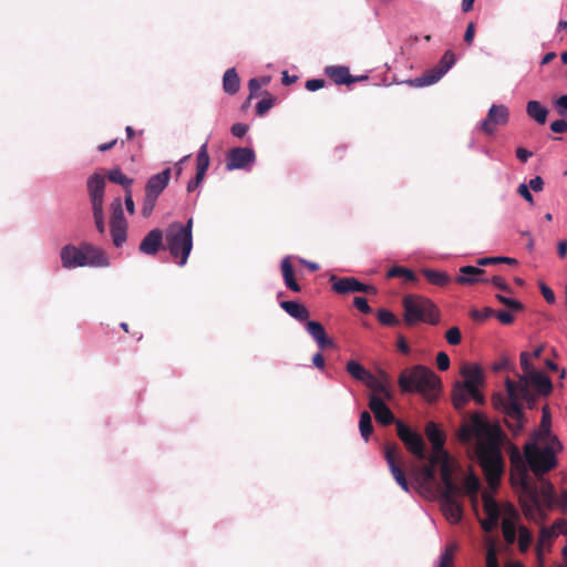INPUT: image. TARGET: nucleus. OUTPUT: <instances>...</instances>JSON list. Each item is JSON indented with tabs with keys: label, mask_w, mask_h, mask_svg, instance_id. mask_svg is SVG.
<instances>
[{
	"label": "nucleus",
	"mask_w": 567,
	"mask_h": 567,
	"mask_svg": "<svg viewBox=\"0 0 567 567\" xmlns=\"http://www.w3.org/2000/svg\"><path fill=\"white\" fill-rule=\"evenodd\" d=\"M458 440L470 443L477 439L475 453L485 480L491 489L499 486L504 474V458L501 451L502 432L497 425L489 424L480 413H474L458 430Z\"/></svg>",
	"instance_id": "f257e3e1"
},
{
	"label": "nucleus",
	"mask_w": 567,
	"mask_h": 567,
	"mask_svg": "<svg viewBox=\"0 0 567 567\" xmlns=\"http://www.w3.org/2000/svg\"><path fill=\"white\" fill-rule=\"evenodd\" d=\"M512 470L511 482L515 487L519 488V504L523 513L527 518H535L540 511L542 503L551 508L558 504L554 485L542 476L540 487L530 480L527 467L522 460L518 450H514L511 454Z\"/></svg>",
	"instance_id": "f03ea898"
},
{
	"label": "nucleus",
	"mask_w": 567,
	"mask_h": 567,
	"mask_svg": "<svg viewBox=\"0 0 567 567\" xmlns=\"http://www.w3.org/2000/svg\"><path fill=\"white\" fill-rule=\"evenodd\" d=\"M403 393H419L427 402L437 400L441 393V379L430 368L417 364L404 369L398 379Z\"/></svg>",
	"instance_id": "7ed1b4c3"
},
{
	"label": "nucleus",
	"mask_w": 567,
	"mask_h": 567,
	"mask_svg": "<svg viewBox=\"0 0 567 567\" xmlns=\"http://www.w3.org/2000/svg\"><path fill=\"white\" fill-rule=\"evenodd\" d=\"M462 381H456L452 389V402L456 410H462L471 399L476 404L485 403V398L480 391L485 385V374L478 363L465 362L461 365Z\"/></svg>",
	"instance_id": "20e7f679"
},
{
	"label": "nucleus",
	"mask_w": 567,
	"mask_h": 567,
	"mask_svg": "<svg viewBox=\"0 0 567 567\" xmlns=\"http://www.w3.org/2000/svg\"><path fill=\"white\" fill-rule=\"evenodd\" d=\"M563 450L558 437H553L551 442H528L524 446V456L530 471L542 480L546 473L557 466V453Z\"/></svg>",
	"instance_id": "39448f33"
},
{
	"label": "nucleus",
	"mask_w": 567,
	"mask_h": 567,
	"mask_svg": "<svg viewBox=\"0 0 567 567\" xmlns=\"http://www.w3.org/2000/svg\"><path fill=\"white\" fill-rule=\"evenodd\" d=\"M60 258L62 267L74 269L78 267H109L110 259L107 255L99 247L89 243L80 247L68 244L61 248Z\"/></svg>",
	"instance_id": "423d86ee"
},
{
	"label": "nucleus",
	"mask_w": 567,
	"mask_h": 567,
	"mask_svg": "<svg viewBox=\"0 0 567 567\" xmlns=\"http://www.w3.org/2000/svg\"><path fill=\"white\" fill-rule=\"evenodd\" d=\"M404 309L403 320L406 326H414L419 322L437 324L440 321V310L436 305L419 295H406L402 300Z\"/></svg>",
	"instance_id": "0eeeda50"
},
{
	"label": "nucleus",
	"mask_w": 567,
	"mask_h": 567,
	"mask_svg": "<svg viewBox=\"0 0 567 567\" xmlns=\"http://www.w3.org/2000/svg\"><path fill=\"white\" fill-rule=\"evenodd\" d=\"M193 220L189 219L186 225L173 223L166 229L165 243L171 255L176 259L178 266L187 262L188 256L193 249Z\"/></svg>",
	"instance_id": "6e6552de"
},
{
	"label": "nucleus",
	"mask_w": 567,
	"mask_h": 567,
	"mask_svg": "<svg viewBox=\"0 0 567 567\" xmlns=\"http://www.w3.org/2000/svg\"><path fill=\"white\" fill-rule=\"evenodd\" d=\"M505 386L507 398H503L499 394L494 395L493 403L495 408L505 411V414L507 416L506 424L508 429L513 432V434H518L524 427V413L522 404L518 402L517 384L515 381L507 378L505 380Z\"/></svg>",
	"instance_id": "1a4fd4ad"
},
{
	"label": "nucleus",
	"mask_w": 567,
	"mask_h": 567,
	"mask_svg": "<svg viewBox=\"0 0 567 567\" xmlns=\"http://www.w3.org/2000/svg\"><path fill=\"white\" fill-rule=\"evenodd\" d=\"M396 432L399 439L404 443L405 447L417 458L424 460L426 456L425 453V443L421 434L413 431L402 421L396 422Z\"/></svg>",
	"instance_id": "9d476101"
},
{
	"label": "nucleus",
	"mask_w": 567,
	"mask_h": 567,
	"mask_svg": "<svg viewBox=\"0 0 567 567\" xmlns=\"http://www.w3.org/2000/svg\"><path fill=\"white\" fill-rule=\"evenodd\" d=\"M332 290L339 295H349L353 292L377 293L373 286L364 285L354 277H338L332 275L329 279Z\"/></svg>",
	"instance_id": "9b49d317"
},
{
	"label": "nucleus",
	"mask_w": 567,
	"mask_h": 567,
	"mask_svg": "<svg viewBox=\"0 0 567 567\" xmlns=\"http://www.w3.org/2000/svg\"><path fill=\"white\" fill-rule=\"evenodd\" d=\"M455 63V54L447 50L441 58L437 65L426 71L422 76L415 79L417 86L431 85L437 82Z\"/></svg>",
	"instance_id": "f8f14e48"
},
{
	"label": "nucleus",
	"mask_w": 567,
	"mask_h": 567,
	"mask_svg": "<svg viewBox=\"0 0 567 567\" xmlns=\"http://www.w3.org/2000/svg\"><path fill=\"white\" fill-rule=\"evenodd\" d=\"M384 457L393 475L395 482L405 491L409 492V483L405 477V473L400 465V450L396 444H386L384 446Z\"/></svg>",
	"instance_id": "ddd939ff"
},
{
	"label": "nucleus",
	"mask_w": 567,
	"mask_h": 567,
	"mask_svg": "<svg viewBox=\"0 0 567 567\" xmlns=\"http://www.w3.org/2000/svg\"><path fill=\"white\" fill-rule=\"evenodd\" d=\"M508 120V107L503 104H493L487 112L486 118L481 123V130L485 134L492 135L497 126L506 125Z\"/></svg>",
	"instance_id": "4468645a"
},
{
	"label": "nucleus",
	"mask_w": 567,
	"mask_h": 567,
	"mask_svg": "<svg viewBox=\"0 0 567 567\" xmlns=\"http://www.w3.org/2000/svg\"><path fill=\"white\" fill-rule=\"evenodd\" d=\"M255 152L251 148H231L227 154L226 168L228 171L246 168L255 162Z\"/></svg>",
	"instance_id": "2eb2a0df"
},
{
	"label": "nucleus",
	"mask_w": 567,
	"mask_h": 567,
	"mask_svg": "<svg viewBox=\"0 0 567 567\" xmlns=\"http://www.w3.org/2000/svg\"><path fill=\"white\" fill-rule=\"evenodd\" d=\"M461 493L441 492L442 511L445 517L453 524L458 523L463 514L462 505L457 501Z\"/></svg>",
	"instance_id": "dca6fc26"
},
{
	"label": "nucleus",
	"mask_w": 567,
	"mask_h": 567,
	"mask_svg": "<svg viewBox=\"0 0 567 567\" xmlns=\"http://www.w3.org/2000/svg\"><path fill=\"white\" fill-rule=\"evenodd\" d=\"M517 384H527V388H533L538 395L547 396L553 391V383L544 372L536 370L527 378H519Z\"/></svg>",
	"instance_id": "f3484780"
},
{
	"label": "nucleus",
	"mask_w": 567,
	"mask_h": 567,
	"mask_svg": "<svg viewBox=\"0 0 567 567\" xmlns=\"http://www.w3.org/2000/svg\"><path fill=\"white\" fill-rule=\"evenodd\" d=\"M105 178L101 174H93L87 179V192L92 208L103 207Z\"/></svg>",
	"instance_id": "a211bd4d"
},
{
	"label": "nucleus",
	"mask_w": 567,
	"mask_h": 567,
	"mask_svg": "<svg viewBox=\"0 0 567 567\" xmlns=\"http://www.w3.org/2000/svg\"><path fill=\"white\" fill-rule=\"evenodd\" d=\"M369 408L374 414L375 420L382 425H390L396 423L394 414L386 406L383 400L378 395H370Z\"/></svg>",
	"instance_id": "6ab92c4d"
},
{
	"label": "nucleus",
	"mask_w": 567,
	"mask_h": 567,
	"mask_svg": "<svg viewBox=\"0 0 567 567\" xmlns=\"http://www.w3.org/2000/svg\"><path fill=\"white\" fill-rule=\"evenodd\" d=\"M455 281L458 285L472 286L488 282L489 280L485 277L484 269L474 266H464L460 268V275L456 277Z\"/></svg>",
	"instance_id": "aec40b11"
},
{
	"label": "nucleus",
	"mask_w": 567,
	"mask_h": 567,
	"mask_svg": "<svg viewBox=\"0 0 567 567\" xmlns=\"http://www.w3.org/2000/svg\"><path fill=\"white\" fill-rule=\"evenodd\" d=\"M171 178V168L153 175L148 178L145 186V194L157 197L166 188Z\"/></svg>",
	"instance_id": "412c9836"
},
{
	"label": "nucleus",
	"mask_w": 567,
	"mask_h": 567,
	"mask_svg": "<svg viewBox=\"0 0 567 567\" xmlns=\"http://www.w3.org/2000/svg\"><path fill=\"white\" fill-rule=\"evenodd\" d=\"M327 76H329L336 84H352L359 80L367 79V76L354 78L350 74V71L347 66L342 65H331L327 66L324 70Z\"/></svg>",
	"instance_id": "4be33fe9"
},
{
	"label": "nucleus",
	"mask_w": 567,
	"mask_h": 567,
	"mask_svg": "<svg viewBox=\"0 0 567 567\" xmlns=\"http://www.w3.org/2000/svg\"><path fill=\"white\" fill-rule=\"evenodd\" d=\"M162 245L163 233L161 229L155 228L143 238L138 249L145 255L154 256L161 249Z\"/></svg>",
	"instance_id": "5701e85b"
},
{
	"label": "nucleus",
	"mask_w": 567,
	"mask_h": 567,
	"mask_svg": "<svg viewBox=\"0 0 567 567\" xmlns=\"http://www.w3.org/2000/svg\"><path fill=\"white\" fill-rule=\"evenodd\" d=\"M388 382L389 375L385 372H381V379H378L372 374L365 385L372 391L371 395H378L382 400H392L393 394L388 386Z\"/></svg>",
	"instance_id": "b1692460"
},
{
	"label": "nucleus",
	"mask_w": 567,
	"mask_h": 567,
	"mask_svg": "<svg viewBox=\"0 0 567 567\" xmlns=\"http://www.w3.org/2000/svg\"><path fill=\"white\" fill-rule=\"evenodd\" d=\"M306 329L321 350L333 347V341L327 336L326 330L320 322L307 321Z\"/></svg>",
	"instance_id": "393cba45"
},
{
	"label": "nucleus",
	"mask_w": 567,
	"mask_h": 567,
	"mask_svg": "<svg viewBox=\"0 0 567 567\" xmlns=\"http://www.w3.org/2000/svg\"><path fill=\"white\" fill-rule=\"evenodd\" d=\"M543 415L538 431L534 435V440L537 442H551L553 437H557L551 434V415L548 405L543 406Z\"/></svg>",
	"instance_id": "a878e982"
},
{
	"label": "nucleus",
	"mask_w": 567,
	"mask_h": 567,
	"mask_svg": "<svg viewBox=\"0 0 567 567\" xmlns=\"http://www.w3.org/2000/svg\"><path fill=\"white\" fill-rule=\"evenodd\" d=\"M518 518V513L514 507L508 508V515L503 519L502 532L504 539L507 544L512 545L516 540V526L515 520Z\"/></svg>",
	"instance_id": "bb28decb"
},
{
	"label": "nucleus",
	"mask_w": 567,
	"mask_h": 567,
	"mask_svg": "<svg viewBox=\"0 0 567 567\" xmlns=\"http://www.w3.org/2000/svg\"><path fill=\"white\" fill-rule=\"evenodd\" d=\"M440 475L443 484L442 492L461 493V487L455 483L453 478L451 461L443 462V464L440 466Z\"/></svg>",
	"instance_id": "cd10ccee"
},
{
	"label": "nucleus",
	"mask_w": 567,
	"mask_h": 567,
	"mask_svg": "<svg viewBox=\"0 0 567 567\" xmlns=\"http://www.w3.org/2000/svg\"><path fill=\"white\" fill-rule=\"evenodd\" d=\"M196 162V175L193 179L202 184L210 163L206 143L200 146Z\"/></svg>",
	"instance_id": "c85d7f7f"
},
{
	"label": "nucleus",
	"mask_w": 567,
	"mask_h": 567,
	"mask_svg": "<svg viewBox=\"0 0 567 567\" xmlns=\"http://www.w3.org/2000/svg\"><path fill=\"white\" fill-rule=\"evenodd\" d=\"M280 307L292 318L298 321L308 320L310 313L305 305L297 301H281Z\"/></svg>",
	"instance_id": "c756f323"
},
{
	"label": "nucleus",
	"mask_w": 567,
	"mask_h": 567,
	"mask_svg": "<svg viewBox=\"0 0 567 567\" xmlns=\"http://www.w3.org/2000/svg\"><path fill=\"white\" fill-rule=\"evenodd\" d=\"M281 272H282V278H284V281H285V285L287 286V288L293 292H300L301 287L296 281L293 267H292V264H291L289 257H286L282 259Z\"/></svg>",
	"instance_id": "7c9ffc66"
},
{
	"label": "nucleus",
	"mask_w": 567,
	"mask_h": 567,
	"mask_svg": "<svg viewBox=\"0 0 567 567\" xmlns=\"http://www.w3.org/2000/svg\"><path fill=\"white\" fill-rule=\"evenodd\" d=\"M412 474L422 487L429 486L435 481V470L432 465L425 464L421 467H415Z\"/></svg>",
	"instance_id": "2f4dec72"
},
{
	"label": "nucleus",
	"mask_w": 567,
	"mask_h": 567,
	"mask_svg": "<svg viewBox=\"0 0 567 567\" xmlns=\"http://www.w3.org/2000/svg\"><path fill=\"white\" fill-rule=\"evenodd\" d=\"M425 434L432 444L433 450H442L445 443V434L434 422H429L425 426Z\"/></svg>",
	"instance_id": "473e14b6"
},
{
	"label": "nucleus",
	"mask_w": 567,
	"mask_h": 567,
	"mask_svg": "<svg viewBox=\"0 0 567 567\" xmlns=\"http://www.w3.org/2000/svg\"><path fill=\"white\" fill-rule=\"evenodd\" d=\"M240 79L234 68L226 70L223 76V89L227 94L234 95L239 91Z\"/></svg>",
	"instance_id": "72a5a7b5"
},
{
	"label": "nucleus",
	"mask_w": 567,
	"mask_h": 567,
	"mask_svg": "<svg viewBox=\"0 0 567 567\" xmlns=\"http://www.w3.org/2000/svg\"><path fill=\"white\" fill-rule=\"evenodd\" d=\"M527 115L536 121L538 124H545L548 115V110L543 106L538 101H529L526 105Z\"/></svg>",
	"instance_id": "f704fd0d"
},
{
	"label": "nucleus",
	"mask_w": 567,
	"mask_h": 567,
	"mask_svg": "<svg viewBox=\"0 0 567 567\" xmlns=\"http://www.w3.org/2000/svg\"><path fill=\"white\" fill-rule=\"evenodd\" d=\"M346 370L353 379L361 381L364 384L372 377V373L369 370H367L362 364L354 360H351L347 363Z\"/></svg>",
	"instance_id": "c9c22d12"
},
{
	"label": "nucleus",
	"mask_w": 567,
	"mask_h": 567,
	"mask_svg": "<svg viewBox=\"0 0 567 567\" xmlns=\"http://www.w3.org/2000/svg\"><path fill=\"white\" fill-rule=\"evenodd\" d=\"M422 274L430 284L437 287H444L451 282V277L444 271L424 268Z\"/></svg>",
	"instance_id": "e433bc0d"
},
{
	"label": "nucleus",
	"mask_w": 567,
	"mask_h": 567,
	"mask_svg": "<svg viewBox=\"0 0 567 567\" xmlns=\"http://www.w3.org/2000/svg\"><path fill=\"white\" fill-rule=\"evenodd\" d=\"M386 278H403L405 282H416V275L402 266H393L386 272Z\"/></svg>",
	"instance_id": "4c0bfd02"
},
{
	"label": "nucleus",
	"mask_w": 567,
	"mask_h": 567,
	"mask_svg": "<svg viewBox=\"0 0 567 567\" xmlns=\"http://www.w3.org/2000/svg\"><path fill=\"white\" fill-rule=\"evenodd\" d=\"M555 537V532L549 529V528H542L540 529V534H539V538H538V543H537V546H536V551H537V558L538 560L542 563L543 560V547L545 545L548 546V550L550 549V544H551V540L553 538Z\"/></svg>",
	"instance_id": "58836bf2"
},
{
	"label": "nucleus",
	"mask_w": 567,
	"mask_h": 567,
	"mask_svg": "<svg viewBox=\"0 0 567 567\" xmlns=\"http://www.w3.org/2000/svg\"><path fill=\"white\" fill-rule=\"evenodd\" d=\"M261 95L262 99L256 105V114L258 116H264L276 104L277 101L276 97L268 91H264Z\"/></svg>",
	"instance_id": "ea45409f"
},
{
	"label": "nucleus",
	"mask_w": 567,
	"mask_h": 567,
	"mask_svg": "<svg viewBox=\"0 0 567 567\" xmlns=\"http://www.w3.org/2000/svg\"><path fill=\"white\" fill-rule=\"evenodd\" d=\"M111 236L115 247H121L126 240L127 224H110Z\"/></svg>",
	"instance_id": "a19ab883"
},
{
	"label": "nucleus",
	"mask_w": 567,
	"mask_h": 567,
	"mask_svg": "<svg viewBox=\"0 0 567 567\" xmlns=\"http://www.w3.org/2000/svg\"><path fill=\"white\" fill-rule=\"evenodd\" d=\"M107 178L112 183L123 186L125 190L130 189L133 184V179L124 175L120 168H114L110 171L107 174Z\"/></svg>",
	"instance_id": "79ce46f5"
},
{
	"label": "nucleus",
	"mask_w": 567,
	"mask_h": 567,
	"mask_svg": "<svg viewBox=\"0 0 567 567\" xmlns=\"http://www.w3.org/2000/svg\"><path fill=\"white\" fill-rule=\"evenodd\" d=\"M110 224H126L122 200L121 198H115L111 204V221Z\"/></svg>",
	"instance_id": "37998d69"
},
{
	"label": "nucleus",
	"mask_w": 567,
	"mask_h": 567,
	"mask_svg": "<svg viewBox=\"0 0 567 567\" xmlns=\"http://www.w3.org/2000/svg\"><path fill=\"white\" fill-rule=\"evenodd\" d=\"M517 396L518 402L520 401L526 402L528 409H534L536 404V396L530 391V389L527 388V384H517Z\"/></svg>",
	"instance_id": "c03bdc74"
},
{
	"label": "nucleus",
	"mask_w": 567,
	"mask_h": 567,
	"mask_svg": "<svg viewBox=\"0 0 567 567\" xmlns=\"http://www.w3.org/2000/svg\"><path fill=\"white\" fill-rule=\"evenodd\" d=\"M483 506L486 516L493 519H499V508L497 502L489 495H484Z\"/></svg>",
	"instance_id": "a18cd8bd"
},
{
	"label": "nucleus",
	"mask_w": 567,
	"mask_h": 567,
	"mask_svg": "<svg viewBox=\"0 0 567 567\" xmlns=\"http://www.w3.org/2000/svg\"><path fill=\"white\" fill-rule=\"evenodd\" d=\"M359 429L362 437L368 440L373 431L372 419L369 412L363 411L360 415Z\"/></svg>",
	"instance_id": "49530a36"
},
{
	"label": "nucleus",
	"mask_w": 567,
	"mask_h": 567,
	"mask_svg": "<svg viewBox=\"0 0 567 567\" xmlns=\"http://www.w3.org/2000/svg\"><path fill=\"white\" fill-rule=\"evenodd\" d=\"M480 486H481V484H480L478 478L474 475H471L465 480L463 487H461V494L465 493V494L476 498Z\"/></svg>",
	"instance_id": "de8ad7c7"
},
{
	"label": "nucleus",
	"mask_w": 567,
	"mask_h": 567,
	"mask_svg": "<svg viewBox=\"0 0 567 567\" xmlns=\"http://www.w3.org/2000/svg\"><path fill=\"white\" fill-rule=\"evenodd\" d=\"M378 320L381 324L395 327L400 323V320L389 310L380 309L377 313Z\"/></svg>",
	"instance_id": "09e8293b"
},
{
	"label": "nucleus",
	"mask_w": 567,
	"mask_h": 567,
	"mask_svg": "<svg viewBox=\"0 0 567 567\" xmlns=\"http://www.w3.org/2000/svg\"><path fill=\"white\" fill-rule=\"evenodd\" d=\"M496 299L502 303L504 305L506 308H508L509 311H513V312H520L524 310V305L516 300V299H513V298H509V297H505L503 295H496Z\"/></svg>",
	"instance_id": "8fccbe9b"
},
{
	"label": "nucleus",
	"mask_w": 567,
	"mask_h": 567,
	"mask_svg": "<svg viewBox=\"0 0 567 567\" xmlns=\"http://www.w3.org/2000/svg\"><path fill=\"white\" fill-rule=\"evenodd\" d=\"M519 536H518V546L520 551H527L529 548L533 537L532 533L526 528L525 526H520L518 528Z\"/></svg>",
	"instance_id": "3c124183"
},
{
	"label": "nucleus",
	"mask_w": 567,
	"mask_h": 567,
	"mask_svg": "<svg viewBox=\"0 0 567 567\" xmlns=\"http://www.w3.org/2000/svg\"><path fill=\"white\" fill-rule=\"evenodd\" d=\"M455 545H449L440 557V564L437 567H453L454 566V553Z\"/></svg>",
	"instance_id": "603ef678"
},
{
	"label": "nucleus",
	"mask_w": 567,
	"mask_h": 567,
	"mask_svg": "<svg viewBox=\"0 0 567 567\" xmlns=\"http://www.w3.org/2000/svg\"><path fill=\"white\" fill-rule=\"evenodd\" d=\"M501 262L508 265H517V260L511 257H484L477 260L478 266H488Z\"/></svg>",
	"instance_id": "864d4df0"
},
{
	"label": "nucleus",
	"mask_w": 567,
	"mask_h": 567,
	"mask_svg": "<svg viewBox=\"0 0 567 567\" xmlns=\"http://www.w3.org/2000/svg\"><path fill=\"white\" fill-rule=\"evenodd\" d=\"M447 461H450V456L447 452L444 450V447H442V450H433V453L430 456L427 465H432L434 468L436 465L441 466L443 462Z\"/></svg>",
	"instance_id": "5fc2aeb1"
},
{
	"label": "nucleus",
	"mask_w": 567,
	"mask_h": 567,
	"mask_svg": "<svg viewBox=\"0 0 567 567\" xmlns=\"http://www.w3.org/2000/svg\"><path fill=\"white\" fill-rule=\"evenodd\" d=\"M529 358H530V354L528 352L520 353L519 359H520V365H522L524 373L522 375H519V378H527L529 374H532L533 372L536 371L534 369L533 364L530 363Z\"/></svg>",
	"instance_id": "6e6d98bb"
},
{
	"label": "nucleus",
	"mask_w": 567,
	"mask_h": 567,
	"mask_svg": "<svg viewBox=\"0 0 567 567\" xmlns=\"http://www.w3.org/2000/svg\"><path fill=\"white\" fill-rule=\"evenodd\" d=\"M445 339L451 346H457L462 341L461 330L457 327L450 328L445 333Z\"/></svg>",
	"instance_id": "4d7b16f0"
},
{
	"label": "nucleus",
	"mask_w": 567,
	"mask_h": 567,
	"mask_svg": "<svg viewBox=\"0 0 567 567\" xmlns=\"http://www.w3.org/2000/svg\"><path fill=\"white\" fill-rule=\"evenodd\" d=\"M95 227L100 234L105 231L103 207L92 208Z\"/></svg>",
	"instance_id": "13d9d810"
},
{
	"label": "nucleus",
	"mask_w": 567,
	"mask_h": 567,
	"mask_svg": "<svg viewBox=\"0 0 567 567\" xmlns=\"http://www.w3.org/2000/svg\"><path fill=\"white\" fill-rule=\"evenodd\" d=\"M495 311L489 308V307H486L482 310H478V309H474L471 311V317L473 320H476V321H483V320H486L487 318L494 316Z\"/></svg>",
	"instance_id": "bf43d9fd"
},
{
	"label": "nucleus",
	"mask_w": 567,
	"mask_h": 567,
	"mask_svg": "<svg viewBox=\"0 0 567 567\" xmlns=\"http://www.w3.org/2000/svg\"><path fill=\"white\" fill-rule=\"evenodd\" d=\"M156 200H157V197L145 194L144 204H143V208H142V214L144 217H148L152 214V212L156 205Z\"/></svg>",
	"instance_id": "052dcab7"
},
{
	"label": "nucleus",
	"mask_w": 567,
	"mask_h": 567,
	"mask_svg": "<svg viewBox=\"0 0 567 567\" xmlns=\"http://www.w3.org/2000/svg\"><path fill=\"white\" fill-rule=\"evenodd\" d=\"M436 365L440 371H446L450 368L449 355L441 351L436 354Z\"/></svg>",
	"instance_id": "680f3d73"
},
{
	"label": "nucleus",
	"mask_w": 567,
	"mask_h": 567,
	"mask_svg": "<svg viewBox=\"0 0 567 567\" xmlns=\"http://www.w3.org/2000/svg\"><path fill=\"white\" fill-rule=\"evenodd\" d=\"M353 303L355 306V308L361 311L362 313H371L372 309L371 307L368 305V301L365 298L363 297H355L353 299Z\"/></svg>",
	"instance_id": "e2e57ef3"
},
{
	"label": "nucleus",
	"mask_w": 567,
	"mask_h": 567,
	"mask_svg": "<svg viewBox=\"0 0 567 567\" xmlns=\"http://www.w3.org/2000/svg\"><path fill=\"white\" fill-rule=\"evenodd\" d=\"M539 289H540L543 297L545 298V300L548 303H555V301H556L555 293L546 284L539 282Z\"/></svg>",
	"instance_id": "0e129e2a"
},
{
	"label": "nucleus",
	"mask_w": 567,
	"mask_h": 567,
	"mask_svg": "<svg viewBox=\"0 0 567 567\" xmlns=\"http://www.w3.org/2000/svg\"><path fill=\"white\" fill-rule=\"evenodd\" d=\"M494 316L501 321L503 324H512L514 322V316L506 310L495 311Z\"/></svg>",
	"instance_id": "69168bd1"
},
{
	"label": "nucleus",
	"mask_w": 567,
	"mask_h": 567,
	"mask_svg": "<svg viewBox=\"0 0 567 567\" xmlns=\"http://www.w3.org/2000/svg\"><path fill=\"white\" fill-rule=\"evenodd\" d=\"M486 567H499L497 555L494 548H489L486 554Z\"/></svg>",
	"instance_id": "338daca9"
},
{
	"label": "nucleus",
	"mask_w": 567,
	"mask_h": 567,
	"mask_svg": "<svg viewBox=\"0 0 567 567\" xmlns=\"http://www.w3.org/2000/svg\"><path fill=\"white\" fill-rule=\"evenodd\" d=\"M556 534H567V520L566 519H557L553 527L550 528Z\"/></svg>",
	"instance_id": "774afa93"
}]
</instances>
